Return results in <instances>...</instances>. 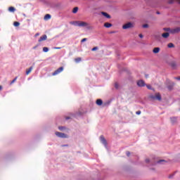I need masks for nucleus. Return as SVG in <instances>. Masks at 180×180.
<instances>
[{
	"label": "nucleus",
	"instance_id": "obj_1",
	"mask_svg": "<svg viewBox=\"0 0 180 180\" xmlns=\"http://www.w3.org/2000/svg\"><path fill=\"white\" fill-rule=\"evenodd\" d=\"M132 27H134V24L132 22H127L122 26L124 30H127V29H132Z\"/></svg>",
	"mask_w": 180,
	"mask_h": 180
},
{
	"label": "nucleus",
	"instance_id": "obj_2",
	"mask_svg": "<svg viewBox=\"0 0 180 180\" xmlns=\"http://www.w3.org/2000/svg\"><path fill=\"white\" fill-rule=\"evenodd\" d=\"M55 134L57 137H59V139H68V135L62 132L56 131Z\"/></svg>",
	"mask_w": 180,
	"mask_h": 180
},
{
	"label": "nucleus",
	"instance_id": "obj_3",
	"mask_svg": "<svg viewBox=\"0 0 180 180\" xmlns=\"http://www.w3.org/2000/svg\"><path fill=\"white\" fill-rule=\"evenodd\" d=\"M150 98L153 99L154 101H161V94H160V93H157L155 96H150Z\"/></svg>",
	"mask_w": 180,
	"mask_h": 180
},
{
	"label": "nucleus",
	"instance_id": "obj_4",
	"mask_svg": "<svg viewBox=\"0 0 180 180\" xmlns=\"http://www.w3.org/2000/svg\"><path fill=\"white\" fill-rule=\"evenodd\" d=\"M63 71H64V67H60L58 68L56 71H54L52 73V75L53 76L58 75V74H60V72H63Z\"/></svg>",
	"mask_w": 180,
	"mask_h": 180
},
{
	"label": "nucleus",
	"instance_id": "obj_5",
	"mask_svg": "<svg viewBox=\"0 0 180 180\" xmlns=\"http://www.w3.org/2000/svg\"><path fill=\"white\" fill-rule=\"evenodd\" d=\"M79 27H86L88 26V22L84 21H79L78 25Z\"/></svg>",
	"mask_w": 180,
	"mask_h": 180
},
{
	"label": "nucleus",
	"instance_id": "obj_6",
	"mask_svg": "<svg viewBox=\"0 0 180 180\" xmlns=\"http://www.w3.org/2000/svg\"><path fill=\"white\" fill-rule=\"evenodd\" d=\"M179 32H180V27H176L171 30L170 33H172V34H175V33H179Z\"/></svg>",
	"mask_w": 180,
	"mask_h": 180
},
{
	"label": "nucleus",
	"instance_id": "obj_7",
	"mask_svg": "<svg viewBox=\"0 0 180 180\" xmlns=\"http://www.w3.org/2000/svg\"><path fill=\"white\" fill-rule=\"evenodd\" d=\"M100 140H101V143L105 146V147H106V146H108V143H106V139H105V137L101 136L100 137Z\"/></svg>",
	"mask_w": 180,
	"mask_h": 180
},
{
	"label": "nucleus",
	"instance_id": "obj_8",
	"mask_svg": "<svg viewBox=\"0 0 180 180\" xmlns=\"http://www.w3.org/2000/svg\"><path fill=\"white\" fill-rule=\"evenodd\" d=\"M137 85L138 86L143 87L146 86V83L143 80H139L137 82Z\"/></svg>",
	"mask_w": 180,
	"mask_h": 180
},
{
	"label": "nucleus",
	"instance_id": "obj_9",
	"mask_svg": "<svg viewBox=\"0 0 180 180\" xmlns=\"http://www.w3.org/2000/svg\"><path fill=\"white\" fill-rule=\"evenodd\" d=\"M44 40H47V35L44 34L41 36L38 40V41L41 42V41H44Z\"/></svg>",
	"mask_w": 180,
	"mask_h": 180
},
{
	"label": "nucleus",
	"instance_id": "obj_10",
	"mask_svg": "<svg viewBox=\"0 0 180 180\" xmlns=\"http://www.w3.org/2000/svg\"><path fill=\"white\" fill-rule=\"evenodd\" d=\"M96 103V105H98V106H102V103H103V101H102V99H97Z\"/></svg>",
	"mask_w": 180,
	"mask_h": 180
},
{
	"label": "nucleus",
	"instance_id": "obj_11",
	"mask_svg": "<svg viewBox=\"0 0 180 180\" xmlns=\"http://www.w3.org/2000/svg\"><path fill=\"white\" fill-rule=\"evenodd\" d=\"M101 14L103 16H105V18H107V19H110V15L108 14V13L106 12H101Z\"/></svg>",
	"mask_w": 180,
	"mask_h": 180
},
{
	"label": "nucleus",
	"instance_id": "obj_12",
	"mask_svg": "<svg viewBox=\"0 0 180 180\" xmlns=\"http://www.w3.org/2000/svg\"><path fill=\"white\" fill-rule=\"evenodd\" d=\"M162 37L164 39H168V37H169V32H165L162 34Z\"/></svg>",
	"mask_w": 180,
	"mask_h": 180
},
{
	"label": "nucleus",
	"instance_id": "obj_13",
	"mask_svg": "<svg viewBox=\"0 0 180 180\" xmlns=\"http://www.w3.org/2000/svg\"><path fill=\"white\" fill-rule=\"evenodd\" d=\"M8 11H10L11 13H13L16 11V8L13 6H11L8 8Z\"/></svg>",
	"mask_w": 180,
	"mask_h": 180
},
{
	"label": "nucleus",
	"instance_id": "obj_14",
	"mask_svg": "<svg viewBox=\"0 0 180 180\" xmlns=\"http://www.w3.org/2000/svg\"><path fill=\"white\" fill-rule=\"evenodd\" d=\"M153 53H154L155 54H157V53H160V47H155V48H154L153 50Z\"/></svg>",
	"mask_w": 180,
	"mask_h": 180
},
{
	"label": "nucleus",
	"instance_id": "obj_15",
	"mask_svg": "<svg viewBox=\"0 0 180 180\" xmlns=\"http://www.w3.org/2000/svg\"><path fill=\"white\" fill-rule=\"evenodd\" d=\"M44 20H49V19H51V15L50 14H46L44 18Z\"/></svg>",
	"mask_w": 180,
	"mask_h": 180
},
{
	"label": "nucleus",
	"instance_id": "obj_16",
	"mask_svg": "<svg viewBox=\"0 0 180 180\" xmlns=\"http://www.w3.org/2000/svg\"><path fill=\"white\" fill-rule=\"evenodd\" d=\"M33 70V67H30L27 71H26V75H29V74H30V72H32V70Z\"/></svg>",
	"mask_w": 180,
	"mask_h": 180
},
{
	"label": "nucleus",
	"instance_id": "obj_17",
	"mask_svg": "<svg viewBox=\"0 0 180 180\" xmlns=\"http://www.w3.org/2000/svg\"><path fill=\"white\" fill-rule=\"evenodd\" d=\"M167 160H160L157 162L158 164H166Z\"/></svg>",
	"mask_w": 180,
	"mask_h": 180
},
{
	"label": "nucleus",
	"instance_id": "obj_18",
	"mask_svg": "<svg viewBox=\"0 0 180 180\" xmlns=\"http://www.w3.org/2000/svg\"><path fill=\"white\" fill-rule=\"evenodd\" d=\"M104 27H107V28H109V27H112V24L109 23V22H105L104 24Z\"/></svg>",
	"mask_w": 180,
	"mask_h": 180
},
{
	"label": "nucleus",
	"instance_id": "obj_19",
	"mask_svg": "<svg viewBox=\"0 0 180 180\" xmlns=\"http://www.w3.org/2000/svg\"><path fill=\"white\" fill-rule=\"evenodd\" d=\"M79 21H72L70 22V25H73L74 26H78Z\"/></svg>",
	"mask_w": 180,
	"mask_h": 180
},
{
	"label": "nucleus",
	"instance_id": "obj_20",
	"mask_svg": "<svg viewBox=\"0 0 180 180\" xmlns=\"http://www.w3.org/2000/svg\"><path fill=\"white\" fill-rule=\"evenodd\" d=\"M167 47H169V49H172L173 47H175V45L172 43H169L168 44Z\"/></svg>",
	"mask_w": 180,
	"mask_h": 180
},
{
	"label": "nucleus",
	"instance_id": "obj_21",
	"mask_svg": "<svg viewBox=\"0 0 180 180\" xmlns=\"http://www.w3.org/2000/svg\"><path fill=\"white\" fill-rule=\"evenodd\" d=\"M163 30L165 32H169V33H171L172 30L170 28H168V27H165V28H163Z\"/></svg>",
	"mask_w": 180,
	"mask_h": 180
},
{
	"label": "nucleus",
	"instance_id": "obj_22",
	"mask_svg": "<svg viewBox=\"0 0 180 180\" xmlns=\"http://www.w3.org/2000/svg\"><path fill=\"white\" fill-rule=\"evenodd\" d=\"M172 123H175L176 122V117H171L170 118Z\"/></svg>",
	"mask_w": 180,
	"mask_h": 180
},
{
	"label": "nucleus",
	"instance_id": "obj_23",
	"mask_svg": "<svg viewBox=\"0 0 180 180\" xmlns=\"http://www.w3.org/2000/svg\"><path fill=\"white\" fill-rule=\"evenodd\" d=\"M78 12V7H75L72 10V13H77Z\"/></svg>",
	"mask_w": 180,
	"mask_h": 180
},
{
	"label": "nucleus",
	"instance_id": "obj_24",
	"mask_svg": "<svg viewBox=\"0 0 180 180\" xmlns=\"http://www.w3.org/2000/svg\"><path fill=\"white\" fill-rule=\"evenodd\" d=\"M13 25H14V26L15 27H18V26H20V22H14Z\"/></svg>",
	"mask_w": 180,
	"mask_h": 180
},
{
	"label": "nucleus",
	"instance_id": "obj_25",
	"mask_svg": "<svg viewBox=\"0 0 180 180\" xmlns=\"http://www.w3.org/2000/svg\"><path fill=\"white\" fill-rule=\"evenodd\" d=\"M170 65L172 68H175V67H176V63H175V62H172L170 63Z\"/></svg>",
	"mask_w": 180,
	"mask_h": 180
},
{
	"label": "nucleus",
	"instance_id": "obj_26",
	"mask_svg": "<svg viewBox=\"0 0 180 180\" xmlns=\"http://www.w3.org/2000/svg\"><path fill=\"white\" fill-rule=\"evenodd\" d=\"M16 79H18V77H15L10 83L11 85H12V84L15 83Z\"/></svg>",
	"mask_w": 180,
	"mask_h": 180
},
{
	"label": "nucleus",
	"instance_id": "obj_27",
	"mask_svg": "<svg viewBox=\"0 0 180 180\" xmlns=\"http://www.w3.org/2000/svg\"><path fill=\"white\" fill-rule=\"evenodd\" d=\"M43 51H44V53H47L49 51V48L48 47H44L43 48Z\"/></svg>",
	"mask_w": 180,
	"mask_h": 180
},
{
	"label": "nucleus",
	"instance_id": "obj_28",
	"mask_svg": "<svg viewBox=\"0 0 180 180\" xmlns=\"http://www.w3.org/2000/svg\"><path fill=\"white\" fill-rule=\"evenodd\" d=\"M146 87L148 88V89H150L152 91H154V89H153V87L150 84L146 85Z\"/></svg>",
	"mask_w": 180,
	"mask_h": 180
},
{
	"label": "nucleus",
	"instance_id": "obj_29",
	"mask_svg": "<svg viewBox=\"0 0 180 180\" xmlns=\"http://www.w3.org/2000/svg\"><path fill=\"white\" fill-rule=\"evenodd\" d=\"M58 129L60 131H63V130H65V127H58Z\"/></svg>",
	"mask_w": 180,
	"mask_h": 180
},
{
	"label": "nucleus",
	"instance_id": "obj_30",
	"mask_svg": "<svg viewBox=\"0 0 180 180\" xmlns=\"http://www.w3.org/2000/svg\"><path fill=\"white\" fill-rule=\"evenodd\" d=\"M75 63H80V61H81V58H75Z\"/></svg>",
	"mask_w": 180,
	"mask_h": 180
},
{
	"label": "nucleus",
	"instance_id": "obj_31",
	"mask_svg": "<svg viewBox=\"0 0 180 180\" xmlns=\"http://www.w3.org/2000/svg\"><path fill=\"white\" fill-rule=\"evenodd\" d=\"M99 48L98 46H96V47H94L92 49H91V51H96V50H98Z\"/></svg>",
	"mask_w": 180,
	"mask_h": 180
},
{
	"label": "nucleus",
	"instance_id": "obj_32",
	"mask_svg": "<svg viewBox=\"0 0 180 180\" xmlns=\"http://www.w3.org/2000/svg\"><path fill=\"white\" fill-rule=\"evenodd\" d=\"M142 27H143L144 29H147V27H148V24L143 25Z\"/></svg>",
	"mask_w": 180,
	"mask_h": 180
},
{
	"label": "nucleus",
	"instance_id": "obj_33",
	"mask_svg": "<svg viewBox=\"0 0 180 180\" xmlns=\"http://www.w3.org/2000/svg\"><path fill=\"white\" fill-rule=\"evenodd\" d=\"M115 88L116 89H119V84H118L117 83H115Z\"/></svg>",
	"mask_w": 180,
	"mask_h": 180
},
{
	"label": "nucleus",
	"instance_id": "obj_34",
	"mask_svg": "<svg viewBox=\"0 0 180 180\" xmlns=\"http://www.w3.org/2000/svg\"><path fill=\"white\" fill-rule=\"evenodd\" d=\"M86 40H88L86 38H84L82 39L81 42L84 43V41H86Z\"/></svg>",
	"mask_w": 180,
	"mask_h": 180
},
{
	"label": "nucleus",
	"instance_id": "obj_35",
	"mask_svg": "<svg viewBox=\"0 0 180 180\" xmlns=\"http://www.w3.org/2000/svg\"><path fill=\"white\" fill-rule=\"evenodd\" d=\"M139 36L140 39H143V34H139Z\"/></svg>",
	"mask_w": 180,
	"mask_h": 180
},
{
	"label": "nucleus",
	"instance_id": "obj_36",
	"mask_svg": "<svg viewBox=\"0 0 180 180\" xmlns=\"http://www.w3.org/2000/svg\"><path fill=\"white\" fill-rule=\"evenodd\" d=\"M136 113V115H141V111L139 110Z\"/></svg>",
	"mask_w": 180,
	"mask_h": 180
},
{
	"label": "nucleus",
	"instance_id": "obj_37",
	"mask_svg": "<svg viewBox=\"0 0 180 180\" xmlns=\"http://www.w3.org/2000/svg\"><path fill=\"white\" fill-rule=\"evenodd\" d=\"M127 157H130V152L127 151Z\"/></svg>",
	"mask_w": 180,
	"mask_h": 180
},
{
	"label": "nucleus",
	"instance_id": "obj_38",
	"mask_svg": "<svg viewBox=\"0 0 180 180\" xmlns=\"http://www.w3.org/2000/svg\"><path fill=\"white\" fill-rule=\"evenodd\" d=\"M146 162L148 164V162H150V159H146Z\"/></svg>",
	"mask_w": 180,
	"mask_h": 180
},
{
	"label": "nucleus",
	"instance_id": "obj_39",
	"mask_svg": "<svg viewBox=\"0 0 180 180\" xmlns=\"http://www.w3.org/2000/svg\"><path fill=\"white\" fill-rule=\"evenodd\" d=\"M70 119H71V117H65V120H70Z\"/></svg>",
	"mask_w": 180,
	"mask_h": 180
},
{
	"label": "nucleus",
	"instance_id": "obj_40",
	"mask_svg": "<svg viewBox=\"0 0 180 180\" xmlns=\"http://www.w3.org/2000/svg\"><path fill=\"white\" fill-rule=\"evenodd\" d=\"M37 36H40V33H37V34H35V37H37Z\"/></svg>",
	"mask_w": 180,
	"mask_h": 180
},
{
	"label": "nucleus",
	"instance_id": "obj_41",
	"mask_svg": "<svg viewBox=\"0 0 180 180\" xmlns=\"http://www.w3.org/2000/svg\"><path fill=\"white\" fill-rule=\"evenodd\" d=\"M61 49V47H55L56 50H60Z\"/></svg>",
	"mask_w": 180,
	"mask_h": 180
},
{
	"label": "nucleus",
	"instance_id": "obj_42",
	"mask_svg": "<svg viewBox=\"0 0 180 180\" xmlns=\"http://www.w3.org/2000/svg\"><path fill=\"white\" fill-rule=\"evenodd\" d=\"M176 79H177L178 81H180V76L178 77H176Z\"/></svg>",
	"mask_w": 180,
	"mask_h": 180
},
{
	"label": "nucleus",
	"instance_id": "obj_43",
	"mask_svg": "<svg viewBox=\"0 0 180 180\" xmlns=\"http://www.w3.org/2000/svg\"><path fill=\"white\" fill-rule=\"evenodd\" d=\"M36 49H37V46L33 47V50H36Z\"/></svg>",
	"mask_w": 180,
	"mask_h": 180
},
{
	"label": "nucleus",
	"instance_id": "obj_44",
	"mask_svg": "<svg viewBox=\"0 0 180 180\" xmlns=\"http://www.w3.org/2000/svg\"><path fill=\"white\" fill-rule=\"evenodd\" d=\"M68 145H62V147H68Z\"/></svg>",
	"mask_w": 180,
	"mask_h": 180
},
{
	"label": "nucleus",
	"instance_id": "obj_45",
	"mask_svg": "<svg viewBox=\"0 0 180 180\" xmlns=\"http://www.w3.org/2000/svg\"><path fill=\"white\" fill-rule=\"evenodd\" d=\"M156 13H157V15H160V13L159 11H157Z\"/></svg>",
	"mask_w": 180,
	"mask_h": 180
},
{
	"label": "nucleus",
	"instance_id": "obj_46",
	"mask_svg": "<svg viewBox=\"0 0 180 180\" xmlns=\"http://www.w3.org/2000/svg\"><path fill=\"white\" fill-rule=\"evenodd\" d=\"M146 78H148V75H146Z\"/></svg>",
	"mask_w": 180,
	"mask_h": 180
},
{
	"label": "nucleus",
	"instance_id": "obj_47",
	"mask_svg": "<svg viewBox=\"0 0 180 180\" xmlns=\"http://www.w3.org/2000/svg\"><path fill=\"white\" fill-rule=\"evenodd\" d=\"M2 90V86H0V91Z\"/></svg>",
	"mask_w": 180,
	"mask_h": 180
},
{
	"label": "nucleus",
	"instance_id": "obj_48",
	"mask_svg": "<svg viewBox=\"0 0 180 180\" xmlns=\"http://www.w3.org/2000/svg\"><path fill=\"white\" fill-rule=\"evenodd\" d=\"M169 178H170V179L172 178V176H169Z\"/></svg>",
	"mask_w": 180,
	"mask_h": 180
},
{
	"label": "nucleus",
	"instance_id": "obj_49",
	"mask_svg": "<svg viewBox=\"0 0 180 180\" xmlns=\"http://www.w3.org/2000/svg\"><path fill=\"white\" fill-rule=\"evenodd\" d=\"M168 88H169V89H171V86H169Z\"/></svg>",
	"mask_w": 180,
	"mask_h": 180
},
{
	"label": "nucleus",
	"instance_id": "obj_50",
	"mask_svg": "<svg viewBox=\"0 0 180 180\" xmlns=\"http://www.w3.org/2000/svg\"><path fill=\"white\" fill-rule=\"evenodd\" d=\"M23 15H24V16H26V15H25V14H23Z\"/></svg>",
	"mask_w": 180,
	"mask_h": 180
}]
</instances>
